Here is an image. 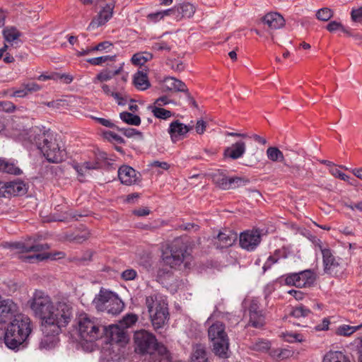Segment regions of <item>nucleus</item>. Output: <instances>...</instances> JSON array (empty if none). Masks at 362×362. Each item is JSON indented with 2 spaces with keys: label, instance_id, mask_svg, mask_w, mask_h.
I'll use <instances>...</instances> for the list:
<instances>
[{
  "label": "nucleus",
  "instance_id": "1",
  "mask_svg": "<svg viewBox=\"0 0 362 362\" xmlns=\"http://www.w3.org/2000/svg\"><path fill=\"white\" fill-rule=\"evenodd\" d=\"M28 303L34 315L41 320L44 337L40 348L49 349L54 347L57 343L56 336L74 317L72 303L65 299L54 303L49 295L39 290L34 292Z\"/></svg>",
  "mask_w": 362,
  "mask_h": 362
},
{
  "label": "nucleus",
  "instance_id": "2",
  "mask_svg": "<svg viewBox=\"0 0 362 362\" xmlns=\"http://www.w3.org/2000/svg\"><path fill=\"white\" fill-rule=\"evenodd\" d=\"M135 351L139 354H149L148 362H171V355L167 348L158 342L156 337L146 330L134 333Z\"/></svg>",
  "mask_w": 362,
  "mask_h": 362
},
{
  "label": "nucleus",
  "instance_id": "3",
  "mask_svg": "<svg viewBox=\"0 0 362 362\" xmlns=\"http://www.w3.org/2000/svg\"><path fill=\"white\" fill-rule=\"evenodd\" d=\"M32 331L30 319L23 314H18L7 327L4 342L11 349L21 345Z\"/></svg>",
  "mask_w": 362,
  "mask_h": 362
},
{
  "label": "nucleus",
  "instance_id": "4",
  "mask_svg": "<svg viewBox=\"0 0 362 362\" xmlns=\"http://www.w3.org/2000/svg\"><path fill=\"white\" fill-rule=\"evenodd\" d=\"M37 148L50 163H59L63 160L64 151L59 145L58 140L53 134L43 132L35 137Z\"/></svg>",
  "mask_w": 362,
  "mask_h": 362
},
{
  "label": "nucleus",
  "instance_id": "5",
  "mask_svg": "<svg viewBox=\"0 0 362 362\" xmlns=\"http://www.w3.org/2000/svg\"><path fill=\"white\" fill-rule=\"evenodd\" d=\"M146 305L154 329L163 327L169 319L168 303L161 296L154 294L146 297Z\"/></svg>",
  "mask_w": 362,
  "mask_h": 362
},
{
  "label": "nucleus",
  "instance_id": "6",
  "mask_svg": "<svg viewBox=\"0 0 362 362\" xmlns=\"http://www.w3.org/2000/svg\"><path fill=\"white\" fill-rule=\"evenodd\" d=\"M208 334L215 355L220 358H228L229 340L225 332V325L221 322H216L209 327Z\"/></svg>",
  "mask_w": 362,
  "mask_h": 362
},
{
  "label": "nucleus",
  "instance_id": "7",
  "mask_svg": "<svg viewBox=\"0 0 362 362\" xmlns=\"http://www.w3.org/2000/svg\"><path fill=\"white\" fill-rule=\"evenodd\" d=\"M76 320L78 332L82 339L91 341L98 338L100 325L95 317L82 313L77 316Z\"/></svg>",
  "mask_w": 362,
  "mask_h": 362
},
{
  "label": "nucleus",
  "instance_id": "8",
  "mask_svg": "<svg viewBox=\"0 0 362 362\" xmlns=\"http://www.w3.org/2000/svg\"><path fill=\"white\" fill-rule=\"evenodd\" d=\"M315 246L319 248L322 255V263L325 273L335 276L342 269L341 259L334 255L332 251L325 247L320 240L316 243Z\"/></svg>",
  "mask_w": 362,
  "mask_h": 362
},
{
  "label": "nucleus",
  "instance_id": "9",
  "mask_svg": "<svg viewBox=\"0 0 362 362\" xmlns=\"http://www.w3.org/2000/svg\"><path fill=\"white\" fill-rule=\"evenodd\" d=\"M187 257L185 246L180 241H175L170 249V251L165 252L163 254V261L164 264L175 268L180 265Z\"/></svg>",
  "mask_w": 362,
  "mask_h": 362
},
{
  "label": "nucleus",
  "instance_id": "10",
  "mask_svg": "<svg viewBox=\"0 0 362 362\" xmlns=\"http://www.w3.org/2000/svg\"><path fill=\"white\" fill-rule=\"evenodd\" d=\"M315 281L314 273L310 270H304L298 273H291L285 276L286 285L296 287H310Z\"/></svg>",
  "mask_w": 362,
  "mask_h": 362
},
{
  "label": "nucleus",
  "instance_id": "11",
  "mask_svg": "<svg viewBox=\"0 0 362 362\" xmlns=\"http://www.w3.org/2000/svg\"><path fill=\"white\" fill-rule=\"evenodd\" d=\"M240 245L247 250H254L261 242V235L258 230H246L240 234Z\"/></svg>",
  "mask_w": 362,
  "mask_h": 362
},
{
  "label": "nucleus",
  "instance_id": "12",
  "mask_svg": "<svg viewBox=\"0 0 362 362\" xmlns=\"http://www.w3.org/2000/svg\"><path fill=\"white\" fill-rule=\"evenodd\" d=\"M114 8L115 4L112 2L107 4L103 6L96 17L90 23L88 30H93L105 24L112 18Z\"/></svg>",
  "mask_w": 362,
  "mask_h": 362
},
{
  "label": "nucleus",
  "instance_id": "13",
  "mask_svg": "<svg viewBox=\"0 0 362 362\" xmlns=\"http://www.w3.org/2000/svg\"><path fill=\"white\" fill-rule=\"evenodd\" d=\"M192 128V127L181 123L179 120H175L170 124L168 132L172 141L176 143L183 139Z\"/></svg>",
  "mask_w": 362,
  "mask_h": 362
},
{
  "label": "nucleus",
  "instance_id": "14",
  "mask_svg": "<svg viewBox=\"0 0 362 362\" xmlns=\"http://www.w3.org/2000/svg\"><path fill=\"white\" fill-rule=\"evenodd\" d=\"M18 313V305L11 299L0 301V324L6 322L15 317Z\"/></svg>",
  "mask_w": 362,
  "mask_h": 362
},
{
  "label": "nucleus",
  "instance_id": "15",
  "mask_svg": "<svg viewBox=\"0 0 362 362\" xmlns=\"http://www.w3.org/2000/svg\"><path fill=\"white\" fill-rule=\"evenodd\" d=\"M238 234L233 230L225 229L217 235V241L215 243L217 248H227L232 246L237 240Z\"/></svg>",
  "mask_w": 362,
  "mask_h": 362
},
{
  "label": "nucleus",
  "instance_id": "16",
  "mask_svg": "<svg viewBox=\"0 0 362 362\" xmlns=\"http://www.w3.org/2000/svg\"><path fill=\"white\" fill-rule=\"evenodd\" d=\"M2 197L17 196L25 192V185L20 181L1 182Z\"/></svg>",
  "mask_w": 362,
  "mask_h": 362
},
{
  "label": "nucleus",
  "instance_id": "17",
  "mask_svg": "<svg viewBox=\"0 0 362 362\" xmlns=\"http://www.w3.org/2000/svg\"><path fill=\"white\" fill-rule=\"evenodd\" d=\"M118 177L121 182L126 185H134L138 180L136 170L128 165H123L119 168Z\"/></svg>",
  "mask_w": 362,
  "mask_h": 362
},
{
  "label": "nucleus",
  "instance_id": "18",
  "mask_svg": "<svg viewBox=\"0 0 362 362\" xmlns=\"http://www.w3.org/2000/svg\"><path fill=\"white\" fill-rule=\"evenodd\" d=\"M9 247L16 249L21 252H41L49 248L47 244L33 243L30 244L23 242H16L9 244Z\"/></svg>",
  "mask_w": 362,
  "mask_h": 362
},
{
  "label": "nucleus",
  "instance_id": "19",
  "mask_svg": "<svg viewBox=\"0 0 362 362\" xmlns=\"http://www.w3.org/2000/svg\"><path fill=\"white\" fill-rule=\"evenodd\" d=\"M115 294L111 291L101 289L99 293L95 297L93 303L98 311L103 312L107 304Z\"/></svg>",
  "mask_w": 362,
  "mask_h": 362
},
{
  "label": "nucleus",
  "instance_id": "20",
  "mask_svg": "<svg viewBox=\"0 0 362 362\" xmlns=\"http://www.w3.org/2000/svg\"><path fill=\"white\" fill-rule=\"evenodd\" d=\"M262 21L272 30L279 29L285 24V20L283 16L278 13H267L263 17Z\"/></svg>",
  "mask_w": 362,
  "mask_h": 362
},
{
  "label": "nucleus",
  "instance_id": "21",
  "mask_svg": "<svg viewBox=\"0 0 362 362\" xmlns=\"http://www.w3.org/2000/svg\"><path fill=\"white\" fill-rule=\"evenodd\" d=\"M246 150V145L244 141H239L232 144L231 146L228 147L225 151L224 155L232 159H238L243 156Z\"/></svg>",
  "mask_w": 362,
  "mask_h": 362
},
{
  "label": "nucleus",
  "instance_id": "22",
  "mask_svg": "<svg viewBox=\"0 0 362 362\" xmlns=\"http://www.w3.org/2000/svg\"><path fill=\"white\" fill-rule=\"evenodd\" d=\"M110 337L112 342L126 343L127 341V336L124 327L117 325H112L109 326Z\"/></svg>",
  "mask_w": 362,
  "mask_h": 362
},
{
  "label": "nucleus",
  "instance_id": "23",
  "mask_svg": "<svg viewBox=\"0 0 362 362\" xmlns=\"http://www.w3.org/2000/svg\"><path fill=\"white\" fill-rule=\"evenodd\" d=\"M163 83L167 90L187 93V88L185 83L177 78L170 76L165 77Z\"/></svg>",
  "mask_w": 362,
  "mask_h": 362
},
{
  "label": "nucleus",
  "instance_id": "24",
  "mask_svg": "<svg viewBox=\"0 0 362 362\" xmlns=\"http://www.w3.org/2000/svg\"><path fill=\"white\" fill-rule=\"evenodd\" d=\"M177 11V20L182 18H191L195 13V6L190 3H182L175 6Z\"/></svg>",
  "mask_w": 362,
  "mask_h": 362
},
{
  "label": "nucleus",
  "instance_id": "25",
  "mask_svg": "<svg viewBox=\"0 0 362 362\" xmlns=\"http://www.w3.org/2000/svg\"><path fill=\"white\" fill-rule=\"evenodd\" d=\"M124 304L117 296L115 295L112 297V300L109 302L103 312L112 315L119 314L124 309Z\"/></svg>",
  "mask_w": 362,
  "mask_h": 362
},
{
  "label": "nucleus",
  "instance_id": "26",
  "mask_svg": "<svg viewBox=\"0 0 362 362\" xmlns=\"http://www.w3.org/2000/svg\"><path fill=\"white\" fill-rule=\"evenodd\" d=\"M133 83L135 87L140 90H145L151 86L147 74L143 71H138L134 74Z\"/></svg>",
  "mask_w": 362,
  "mask_h": 362
},
{
  "label": "nucleus",
  "instance_id": "27",
  "mask_svg": "<svg viewBox=\"0 0 362 362\" xmlns=\"http://www.w3.org/2000/svg\"><path fill=\"white\" fill-rule=\"evenodd\" d=\"M122 70V65H121L115 71L105 69L103 71L100 72L97 76L93 79V83H98L99 82L103 83L105 81H107L112 79L115 76L119 74Z\"/></svg>",
  "mask_w": 362,
  "mask_h": 362
},
{
  "label": "nucleus",
  "instance_id": "28",
  "mask_svg": "<svg viewBox=\"0 0 362 362\" xmlns=\"http://www.w3.org/2000/svg\"><path fill=\"white\" fill-rule=\"evenodd\" d=\"M322 362H351L349 358L339 351H329L323 357Z\"/></svg>",
  "mask_w": 362,
  "mask_h": 362
},
{
  "label": "nucleus",
  "instance_id": "29",
  "mask_svg": "<svg viewBox=\"0 0 362 362\" xmlns=\"http://www.w3.org/2000/svg\"><path fill=\"white\" fill-rule=\"evenodd\" d=\"M211 178L213 182L217 187L224 190L228 189V181L229 177H228L223 172L218 170L215 173H213L211 174Z\"/></svg>",
  "mask_w": 362,
  "mask_h": 362
},
{
  "label": "nucleus",
  "instance_id": "30",
  "mask_svg": "<svg viewBox=\"0 0 362 362\" xmlns=\"http://www.w3.org/2000/svg\"><path fill=\"white\" fill-rule=\"evenodd\" d=\"M250 315L248 325L252 327L260 329L265 325V316L262 311L259 313H252Z\"/></svg>",
  "mask_w": 362,
  "mask_h": 362
},
{
  "label": "nucleus",
  "instance_id": "31",
  "mask_svg": "<svg viewBox=\"0 0 362 362\" xmlns=\"http://www.w3.org/2000/svg\"><path fill=\"white\" fill-rule=\"evenodd\" d=\"M192 362H209L205 347L202 344H197L192 356Z\"/></svg>",
  "mask_w": 362,
  "mask_h": 362
},
{
  "label": "nucleus",
  "instance_id": "32",
  "mask_svg": "<svg viewBox=\"0 0 362 362\" xmlns=\"http://www.w3.org/2000/svg\"><path fill=\"white\" fill-rule=\"evenodd\" d=\"M361 328H362V323L357 326L341 325L337 328L335 334L338 336L349 337Z\"/></svg>",
  "mask_w": 362,
  "mask_h": 362
},
{
  "label": "nucleus",
  "instance_id": "33",
  "mask_svg": "<svg viewBox=\"0 0 362 362\" xmlns=\"http://www.w3.org/2000/svg\"><path fill=\"white\" fill-rule=\"evenodd\" d=\"M0 171L13 175L21 173V169L13 163H10L4 159H0Z\"/></svg>",
  "mask_w": 362,
  "mask_h": 362
},
{
  "label": "nucleus",
  "instance_id": "34",
  "mask_svg": "<svg viewBox=\"0 0 362 362\" xmlns=\"http://www.w3.org/2000/svg\"><path fill=\"white\" fill-rule=\"evenodd\" d=\"M267 158L273 162H284V156L276 147H269L267 150Z\"/></svg>",
  "mask_w": 362,
  "mask_h": 362
},
{
  "label": "nucleus",
  "instance_id": "35",
  "mask_svg": "<svg viewBox=\"0 0 362 362\" xmlns=\"http://www.w3.org/2000/svg\"><path fill=\"white\" fill-rule=\"evenodd\" d=\"M120 119L130 125L139 126L141 124V119L138 115H133L128 112H121Z\"/></svg>",
  "mask_w": 362,
  "mask_h": 362
},
{
  "label": "nucleus",
  "instance_id": "36",
  "mask_svg": "<svg viewBox=\"0 0 362 362\" xmlns=\"http://www.w3.org/2000/svg\"><path fill=\"white\" fill-rule=\"evenodd\" d=\"M249 347L252 350L264 352L267 351L269 349L270 346L269 342L267 340L258 339L255 341H252Z\"/></svg>",
  "mask_w": 362,
  "mask_h": 362
},
{
  "label": "nucleus",
  "instance_id": "37",
  "mask_svg": "<svg viewBox=\"0 0 362 362\" xmlns=\"http://www.w3.org/2000/svg\"><path fill=\"white\" fill-rule=\"evenodd\" d=\"M152 58V54L148 52L136 53L132 57V62L134 65H144Z\"/></svg>",
  "mask_w": 362,
  "mask_h": 362
},
{
  "label": "nucleus",
  "instance_id": "38",
  "mask_svg": "<svg viewBox=\"0 0 362 362\" xmlns=\"http://www.w3.org/2000/svg\"><path fill=\"white\" fill-rule=\"evenodd\" d=\"M151 109L153 115L159 119H166L173 115L172 112L170 110H167L160 107L153 106L151 107Z\"/></svg>",
  "mask_w": 362,
  "mask_h": 362
},
{
  "label": "nucleus",
  "instance_id": "39",
  "mask_svg": "<svg viewBox=\"0 0 362 362\" xmlns=\"http://www.w3.org/2000/svg\"><path fill=\"white\" fill-rule=\"evenodd\" d=\"M4 37L8 42H13L20 36V33L15 28H10L4 30Z\"/></svg>",
  "mask_w": 362,
  "mask_h": 362
},
{
  "label": "nucleus",
  "instance_id": "40",
  "mask_svg": "<svg viewBox=\"0 0 362 362\" xmlns=\"http://www.w3.org/2000/svg\"><path fill=\"white\" fill-rule=\"evenodd\" d=\"M116 55L113 56H102L98 57H94L87 59V62L90 63L92 65H100L103 63H106L107 62H114L115 60Z\"/></svg>",
  "mask_w": 362,
  "mask_h": 362
},
{
  "label": "nucleus",
  "instance_id": "41",
  "mask_svg": "<svg viewBox=\"0 0 362 362\" xmlns=\"http://www.w3.org/2000/svg\"><path fill=\"white\" fill-rule=\"evenodd\" d=\"M333 15L334 12L332 9L329 8H322L317 11L316 17L320 21H327L333 16Z\"/></svg>",
  "mask_w": 362,
  "mask_h": 362
},
{
  "label": "nucleus",
  "instance_id": "42",
  "mask_svg": "<svg viewBox=\"0 0 362 362\" xmlns=\"http://www.w3.org/2000/svg\"><path fill=\"white\" fill-rule=\"evenodd\" d=\"M166 64L173 71L177 72H181L184 71L185 66L182 62L179 61L176 59H168Z\"/></svg>",
  "mask_w": 362,
  "mask_h": 362
},
{
  "label": "nucleus",
  "instance_id": "43",
  "mask_svg": "<svg viewBox=\"0 0 362 362\" xmlns=\"http://www.w3.org/2000/svg\"><path fill=\"white\" fill-rule=\"evenodd\" d=\"M247 182L248 181L247 180H244L243 178L239 177H229L228 181V189H235L240 186H244Z\"/></svg>",
  "mask_w": 362,
  "mask_h": 362
},
{
  "label": "nucleus",
  "instance_id": "44",
  "mask_svg": "<svg viewBox=\"0 0 362 362\" xmlns=\"http://www.w3.org/2000/svg\"><path fill=\"white\" fill-rule=\"evenodd\" d=\"M48 257L49 256L45 254H36L33 255H27L21 257L23 262L30 263L40 262L45 259H47Z\"/></svg>",
  "mask_w": 362,
  "mask_h": 362
},
{
  "label": "nucleus",
  "instance_id": "45",
  "mask_svg": "<svg viewBox=\"0 0 362 362\" xmlns=\"http://www.w3.org/2000/svg\"><path fill=\"white\" fill-rule=\"evenodd\" d=\"M138 320V317L134 314H128L124 316L122 320L120 322V326L122 327H129L132 325L135 324Z\"/></svg>",
  "mask_w": 362,
  "mask_h": 362
},
{
  "label": "nucleus",
  "instance_id": "46",
  "mask_svg": "<svg viewBox=\"0 0 362 362\" xmlns=\"http://www.w3.org/2000/svg\"><path fill=\"white\" fill-rule=\"evenodd\" d=\"M310 313V310L303 305L296 307L291 312V315L296 317H305Z\"/></svg>",
  "mask_w": 362,
  "mask_h": 362
},
{
  "label": "nucleus",
  "instance_id": "47",
  "mask_svg": "<svg viewBox=\"0 0 362 362\" xmlns=\"http://www.w3.org/2000/svg\"><path fill=\"white\" fill-rule=\"evenodd\" d=\"M327 30L329 32L333 33L337 30H341L345 33H348L347 30L343 26V25L338 21H330L326 26Z\"/></svg>",
  "mask_w": 362,
  "mask_h": 362
},
{
  "label": "nucleus",
  "instance_id": "48",
  "mask_svg": "<svg viewBox=\"0 0 362 362\" xmlns=\"http://www.w3.org/2000/svg\"><path fill=\"white\" fill-rule=\"evenodd\" d=\"M112 97L114 98L119 105H125L129 100L133 101V100L130 99L127 95L117 91H114Z\"/></svg>",
  "mask_w": 362,
  "mask_h": 362
},
{
  "label": "nucleus",
  "instance_id": "49",
  "mask_svg": "<svg viewBox=\"0 0 362 362\" xmlns=\"http://www.w3.org/2000/svg\"><path fill=\"white\" fill-rule=\"evenodd\" d=\"M282 337L284 339L288 342L293 343L302 341V336L296 333H283Z\"/></svg>",
  "mask_w": 362,
  "mask_h": 362
},
{
  "label": "nucleus",
  "instance_id": "50",
  "mask_svg": "<svg viewBox=\"0 0 362 362\" xmlns=\"http://www.w3.org/2000/svg\"><path fill=\"white\" fill-rule=\"evenodd\" d=\"M137 272L134 269H127L122 272L121 277L124 281H132L136 279Z\"/></svg>",
  "mask_w": 362,
  "mask_h": 362
},
{
  "label": "nucleus",
  "instance_id": "51",
  "mask_svg": "<svg viewBox=\"0 0 362 362\" xmlns=\"http://www.w3.org/2000/svg\"><path fill=\"white\" fill-rule=\"evenodd\" d=\"M119 130L122 132L124 136L129 138L134 136H138L140 138L143 137L142 133L134 128L119 129Z\"/></svg>",
  "mask_w": 362,
  "mask_h": 362
},
{
  "label": "nucleus",
  "instance_id": "52",
  "mask_svg": "<svg viewBox=\"0 0 362 362\" xmlns=\"http://www.w3.org/2000/svg\"><path fill=\"white\" fill-rule=\"evenodd\" d=\"M351 20L356 23L362 22V6L357 8H352L351 12Z\"/></svg>",
  "mask_w": 362,
  "mask_h": 362
},
{
  "label": "nucleus",
  "instance_id": "53",
  "mask_svg": "<svg viewBox=\"0 0 362 362\" xmlns=\"http://www.w3.org/2000/svg\"><path fill=\"white\" fill-rule=\"evenodd\" d=\"M330 173L334 177L339 178L344 181L349 182V176L340 171L337 168H331L329 170Z\"/></svg>",
  "mask_w": 362,
  "mask_h": 362
},
{
  "label": "nucleus",
  "instance_id": "54",
  "mask_svg": "<svg viewBox=\"0 0 362 362\" xmlns=\"http://www.w3.org/2000/svg\"><path fill=\"white\" fill-rule=\"evenodd\" d=\"M28 94L29 93L28 92H27V89L23 83L18 89L14 90L13 91L11 96L17 98H24L27 96Z\"/></svg>",
  "mask_w": 362,
  "mask_h": 362
},
{
  "label": "nucleus",
  "instance_id": "55",
  "mask_svg": "<svg viewBox=\"0 0 362 362\" xmlns=\"http://www.w3.org/2000/svg\"><path fill=\"white\" fill-rule=\"evenodd\" d=\"M276 258L277 257L275 256H273V255H270L267 258V261L265 262V263L264 264V266L262 267L264 272H265L267 270L269 269L274 264L278 262V260L276 259Z\"/></svg>",
  "mask_w": 362,
  "mask_h": 362
},
{
  "label": "nucleus",
  "instance_id": "56",
  "mask_svg": "<svg viewBox=\"0 0 362 362\" xmlns=\"http://www.w3.org/2000/svg\"><path fill=\"white\" fill-rule=\"evenodd\" d=\"M15 105L9 101L0 102V110L5 112H13L15 110Z\"/></svg>",
  "mask_w": 362,
  "mask_h": 362
},
{
  "label": "nucleus",
  "instance_id": "57",
  "mask_svg": "<svg viewBox=\"0 0 362 362\" xmlns=\"http://www.w3.org/2000/svg\"><path fill=\"white\" fill-rule=\"evenodd\" d=\"M112 46V43L109 41H104L98 44L95 47L90 48V50L102 51L110 48Z\"/></svg>",
  "mask_w": 362,
  "mask_h": 362
},
{
  "label": "nucleus",
  "instance_id": "58",
  "mask_svg": "<svg viewBox=\"0 0 362 362\" xmlns=\"http://www.w3.org/2000/svg\"><path fill=\"white\" fill-rule=\"evenodd\" d=\"M23 85L25 86V88L27 89V92H28L29 94L37 92L41 88L37 83L33 82L23 83Z\"/></svg>",
  "mask_w": 362,
  "mask_h": 362
},
{
  "label": "nucleus",
  "instance_id": "59",
  "mask_svg": "<svg viewBox=\"0 0 362 362\" xmlns=\"http://www.w3.org/2000/svg\"><path fill=\"white\" fill-rule=\"evenodd\" d=\"M354 345L357 348L358 354V362H362V338L358 337L354 339Z\"/></svg>",
  "mask_w": 362,
  "mask_h": 362
},
{
  "label": "nucleus",
  "instance_id": "60",
  "mask_svg": "<svg viewBox=\"0 0 362 362\" xmlns=\"http://www.w3.org/2000/svg\"><path fill=\"white\" fill-rule=\"evenodd\" d=\"M206 123L202 120H198L195 125L196 132L199 134H202L206 130Z\"/></svg>",
  "mask_w": 362,
  "mask_h": 362
},
{
  "label": "nucleus",
  "instance_id": "61",
  "mask_svg": "<svg viewBox=\"0 0 362 362\" xmlns=\"http://www.w3.org/2000/svg\"><path fill=\"white\" fill-rule=\"evenodd\" d=\"M93 119L95 121H97L99 124H100L101 125H103L104 127H109V128H114L115 127L114 123H112L109 119H107L105 118H101V117H93Z\"/></svg>",
  "mask_w": 362,
  "mask_h": 362
},
{
  "label": "nucleus",
  "instance_id": "62",
  "mask_svg": "<svg viewBox=\"0 0 362 362\" xmlns=\"http://www.w3.org/2000/svg\"><path fill=\"white\" fill-rule=\"evenodd\" d=\"M153 48L157 51L167 50L170 51V47L165 42H156L153 45Z\"/></svg>",
  "mask_w": 362,
  "mask_h": 362
},
{
  "label": "nucleus",
  "instance_id": "63",
  "mask_svg": "<svg viewBox=\"0 0 362 362\" xmlns=\"http://www.w3.org/2000/svg\"><path fill=\"white\" fill-rule=\"evenodd\" d=\"M147 18L151 22L157 23L159 21L162 20L163 17H162V15L160 13V11H158V12H156V13H149L147 16Z\"/></svg>",
  "mask_w": 362,
  "mask_h": 362
},
{
  "label": "nucleus",
  "instance_id": "64",
  "mask_svg": "<svg viewBox=\"0 0 362 362\" xmlns=\"http://www.w3.org/2000/svg\"><path fill=\"white\" fill-rule=\"evenodd\" d=\"M284 165L289 168V171L291 174H293L296 177H300L302 175L301 169L299 165H292L289 166L286 163H284Z\"/></svg>",
  "mask_w": 362,
  "mask_h": 362
}]
</instances>
